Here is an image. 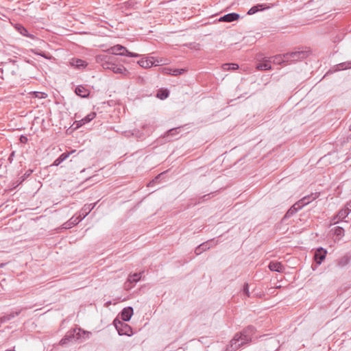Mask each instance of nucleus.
Segmentation results:
<instances>
[{"label": "nucleus", "instance_id": "nucleus-1", "mask_svg": "<svg viewBox=\"0 0 351 351\" xmlns=\"http://www.w3.org/2000/svg\"><path fill=\"white\" fill-rule=\"evenodd\" d=\"M256 328L250 325L245 327L241 332L236 333L231 340L228 350L234 351L241 346L248 343L252 341V337L256 333Z\"/></svg>", "mask_w": 351, "mask_h": 351}, {"label": "nucleus", "instance_id": "nucleus-2", "mask_svg": "<svg viewBox=\"0 0 351 351\" xmlns=\"http://www.w3.org/2000/svg\"><path fill=\"white\" fill-rule=\"evenodd\" d=\"M107 52L108 53V54H110V55L126 56L128 57H134V58L139 56V55L138 53L129 51L126 47H125L121 45H114V46L109 48L107 50Z\"/></svg>", "mask_w": 351, "mask_h": 351}, {"label": "nucleus", "instance_id": "nucleus-3", "mask_svg": "<svg viewBox=\"0 0 351 351\" xmlns=\"http://www.w3.org/2000/svg\"><path fill=\"white\" fill-rule=\"evenodd\" d=\"M113 324L119 335L131 336L133 334L132 327L125 322L115 319Z\"/></svg>", "mask_w": 351, "mask_h": 351}, {"label": "nucleus", "instance_id": "nucleus-4", "mask_svg": "<svg viewBox=\"0 0 351 351\" xmlns=\"http://www.w3.org/2000/svg\"><path fill=\"white\" fill-rule=\"evenodd\" d=\"M326 254L327 250L323 247H319L314 252L313 261L315 264L313 263L311 265L313 270H315L317 266L321 265L323 261L326 258Z\"/></svg>", "mask_w": 351, "mask_h": 351}, {"label": "nucleus", "instance_id": "nucleus-5", "mask_svg": "<svg viewBox=\"0 0 351 351\" xmlns=\"http://www.w3.org/2000/svg\"><path fill=\"white\" fill-rule=\"evenodd\" d=\"M287 57L288 62H295L307 58V51L304 50H298L287 53Z\"/></svg>", "mask_w": 351, "mask_h": 351}, {"label": "nucleus", "instance_id": "nucleus-6", "mask_svg": "<svg viewBox=\"0 0 351 351\" xmlns=\"http://www.w3.org/2000/svg\"><path fill=\"white\" fill-rule=\"evenodd\" d=\"M117 59L115 57L107 55V54H100L96 56V61L97 63L101 64V66L104 69H107L109 68V65H110L112 60Z\"/></svg>", "mask_w": 351, "mask_h": 351}, {"label": "nucleus", "instance_id": "nucleus-7", "mask_svg": "<svg viewBox=\"0 0 351 351\" xmlns=\"http://www.w3.org/2000/svg\"><path fill=\"white\" fill-rule=\"evenodd\" d=\"M306 199V197H304L302 199L294 204L286 213L283 219L291 217L298 210L301 209L304 206L307 204Z\"/></svg>", "mask_w": 351, "mask_h": 351}, {"label": "nucleus", "instance_id": "nucleus-8", "mask_svg": "<svg viewBox=\"0 0 351 351\" xmlns=\"http://www.w3.org/2000/svg\"><path fill=\"white\" fill-rule=\"evenodd\" d=\"M107 69L113 71L114 73L122 74L125 76L130 73L123 65L116 64V59L112 60V62H111L110 65H109V68Z\"/></svg>", "mask_w": 351, "mask_h": 351}, {"label": "nucleus", "instance_id": "nucleus-9", "mask_svg": "<svg viewBox=\"0 0 351 351\" xmlns=\"http://www.w3.org/2000/svg\"><path fill=\"white\" fill-rule=\"evenodd\" d=\"M77 329H71L69 330L65 336L60 340V344L61 346L67 345L69 342L75 341Z\"/></svg>", "mask_w": 351, "mask_h": 351}, {"label": "nucleus", "instance_id": "nucleus-10", "mask_svg": "<svg viewBox=\"0 0 351 351\" xmlns=\"http://www.w3.org/2000/svg\"><path fill=\"white\" fill-rule=\"evenodd\" d=\"M240 15L235 12L229 13L221 16L219 19V22L230 23L237 21L239 19Z\"/></svg>", "mask_w": 351, "mask_h": 351}, {"label": "nucleus", "instance_id": "nucleus-11", "mask_svg": "<svg viewBox=\"0 0 351 351\" xmlns=\"http://www.w3.org/2000/svg\"><path fill=\"white\" fill-rule=\"evenodd\" d=\"M90 93V90L83 85H79L75 88V93L82 98H88Z\"/></svg>", "mask_w": 351, "mask_h": 351}, {"label": "nucleus", "instance_id": "nucleus-12", "mask_svg": "<svg viewBox=\"0 0 351 351\" xmlns=\"http://www.w3.org/2000/svg\"><path fill=\"white\" fill-rule=\"evenodd\" d=\"M133 315V308L131 306L124 308L121 312V318L123 322H128L130 320Z\"/></svg>", "mask_w": 351, "mask_h": 351}, {"label": "nucleus", "instance_id": "nucleus-13", "mask_svg": "<svg viewBox=\"0 0 351 351\" xmlns=\"http://www.w3.org/2000/svg\"><path fill=\"white\" fill-rule=\"evenodd\" d=\"M75 329H77L76 337H75V341H79L80 342H82L84 340L89 338L90 332L82 330L80 328H75Z\"/></svg>", "mask_w": 351, "mask_h": 351}, {"label": "nucleus", "instance_id": "nucleus-14", "mask_svg": "<svg viewBox=\"0 0 351 351\" xmlns=\"http://www.w3.org/2000/svg\"><path fill=\"white\" fill-rule=\"evenodd\" d=\"M96 117V113L93 112L86 115L84 118L82 119L80 121H75V123L76 124V128H80L86 123H89L90 121H92L93 119H95Z\"/></svg>", "mask_w": 351, "mask_h": 351}, {"label": "nucleus", "instance_id": "nucleus-15", "mask_svg": "<svg viewBox=\"0 0 351 351\" xmlns=\"http://www.w3.org/2000/svg\"><path fill=\"white\" fill-rule=\"evenodd\" d=\"M71 65L78 69H84L87 66V63L79 58H72L70 62Z\"/></svg>", "mask_w": 351, "mask_h": 351}, {"label": "nucleus", "instance_id": "nucleus-16", "mask_svg": "<svg viewBox=\"0 0 351 351\" xmlns=\"http://www.w3.org/2000/svg\"><path fill=\"white\" fill-rule=\"evenodd\" d=\"M97 203L85 204L82 208L80 217L83 219H84L90 211L95 208Z\"/></svg>", "mask_w": 351, "mask_h": 351}, {"label": "nucleus", "instance_id": "nucleus-17", "mask_svg": "<svg viewBox=\"0 0 351 351\" xmlns=\"http://www.w3.org/2000/svg\"><path fill=\"white\" fill-rule=\"evenodd\" d=\"M268 267L272 271L283 272L285 270L284 266L280 262L271 261L269 263Z\"/></svg>", "mask_w": 351, "mask_h": 351}, {"label": "nucleus", "instance_id": "nucleus-18", "mask_svg": "<svg viewBox=\"0 0 351 351\" xmlns=\"http://www.w3.org/2000/svg\"><path fill=\"white\" fill-rule=\"evenodd\" d=\"M270 59H271L272 62L276 64H281L282 63L284 62H288L287 53L284 54L276 55L275 56L270 58Z\"/></svg>", "mask_w": 351, "mask_h": 351}, {"label": "nucleus", "instance_id": "nucleus-19", "mask_svg": "<svg viewBox=\"0 0 351 351\" xmlns=\"http://www.w3.org/2000/svg\"><path fill=\"white\" fill-rule=\"evenodd\" d=\"M349 213L350 211L346 208L345 209H341L332 219L334 221V223H337L339 221L346 218Z\"/></svg>", "mask_w": 351, "mask_h": 351}, {"label": "nucleus", "instance_id": "nucleus-20", "mask_svg": "<svg viewBox=\"0 0 351 351\" xmlns=\"http://www.w3.org/2000/svg\"><path fill=\"white\" fill-rule=\"evenodd\" d=\"M210 248V241H208L206 242L202 243L199 245L195 250V253L196 255L201 254L203 252L206 251Z\"/></svg>", "mask_w": 351, "mask_h": 351}, {"label": "nucleus", "instance_id": "nucleus-21", "mask_svg": "<svg viewBox=\"0 0 351 351\" xmlns=\"http://www.w3.org/2000/svg\"><path fill=\"white\" fill-rule=\"evenodd\" d=\"M21 310H18L16 311H12L10 313L3 315V317H1V323H4L7 321L13 319L14 317L18 316L21 313Z\"/></svg>", "mask_w": 351, "mask_h": 351}, {"label": "nucleus", "instance_id": "nucleus-22", "mask_svg": "<svg viewBox=\"0 0 351 351\" xmlns=\"http://www.w3.org/2000/svg\"><path fill=\"white\" fill-rule=\"evenodd\" d=\"M271 60H265L262 62H259L256 64V69L261 71L270 70L271 69Z\"/></svg>", "mask_w": 351, "mask_h": 351}, {"label": "nucleus", "instance_id": "nucleus-23", "mask_svg": "<svg viewBox=\"0 0 351 351\" xmlns=\"http://www.w3.org/2000/svg\"><path fill=\"white\" fill-rule=\"evenodd\" d=\"M143 272L140 273H134L133 274H130L128 277L130 282H131L132 284L135 285L136 282H138L141 279V276Z\"/></svg>", "mask_w": 351, "mask_h": 351}, {"label": "nucleus", "instance_id": "nucleus-24", "mask_svg": "<svg viewBox=\"0 0 351 351\" xmlns=\"http://www.w3.org/2000/svg\"><path fill=\"white\" fill-rule=\"evenodd\" d=\"M138 64L143 68H149L152 66L154 64L153 62L150 59L147 58H142L139 61H138Z\"/></svg>", "mask_w": 351, "mask_h": 351}, {"label": "nucleus", "instance_id": "nucleus-25", "mask_svg": "<svg viewBox=\"0 0 351 351\" xmlns=\"http://www.w3.org/2000/svg\"><path fill=\"white\" fill-rule=\"evenodd\" d=\"M70 155V152H64L58 158L55 160L53 162V165L58 166L60 165L63 161H64Z\"/></svg>", "mask_w": 351, "mask_h": 351}, {"label": "nucleus", "instance_id": "nucleus-26", "mask_svg": "<svg viewBox=\"0 0 351 351\" xmlns=\"http://www.w3.org/2000/svg\"><path fill=\"white\" fill-rule=\"evenodd\" d=\"M165 172H162L156 176L152 180H151L148 184V187L154 186L156 183H159L160 180L164 177Z\"/></svg>", "mask_w": 351, "mask_h": 351}, {"label": "nucleus", "instance_id": "nucleus-27", "mask_svg": "<svg viewBox=\"0 0 351 351\" xmlns=\"http://www.w3.org/2000/svg\"><path fill=\"white\" fill-rule=\"evenodd\" d=\"M169 92L167 89H159L157 92L156 97L160 99H165L168 97Z\"/></svg>", "mask_w": 351, "mask_h": 351}, {"label": "nucleus", "instance_id": "nucleus-28", "mask_svg": "<svg viewBox=\"0 0 351 351\" xmlns=\"http://www.w3.org/2000/svg\"><path fill=\"white\" fill-rule=\"evenodd\" d=\"M263 6L264 5L263 4H257L253 7H252L247 12V14H250V15H252V14H254L255 13H256L257 12L260 11V10H263Z\"/></svg>", "mask_w": 351, "mask_h": 351}, {"label": "nucleus", "instance_id": "nucleus-29", "mask_svg": "<svg viewBox=\"0 0 351 351\" xmlns=\"http://www.w3.org/2000/svg\"><path fill=\"white\" fill-rule=\"evenodd\" d=\"M223 70L235 71L239 69V65L236 63H226L222 65Z\"/></svg>", "mask_w": 351, "mask_h": 351}, {"label": "nucleus", "instance_id": "nucleus-30", "mask_svg": "<svg viewBox=\"0 0 351 351\" xmlns=\"http://www.w3.org/2000/svg\"><path fill=\"white\" fill-rule=\"evenodd\" d=\"M334 234L339 237V240L344 235V229L342 227L337 226L334 229Z\"/></svg>", "mask_w": 351, "mask_h": 351}, {"label": "nucleus", "instance_id": "nucleus-31", "mask_svg": "<svg viewBox=\"0 0 351 351\" xmlns=\"http://www.w3.org/2000/svg\"><path fill=\"white\" fill-rule=\"evenodd\" d=\"M171 71L172 72V73H171V74L172 75L178 76V75L183 74L186 71V69H171Z\"/></svg>", "mask_w": 351, "mask_h": 351}, {"label": "nucleus", "instance_id": "nucleus-32", "mask_svg": "<svg viewBox=\"0 0 351 351\" xmlns=\"http://www.w3.org/2000/svg\"><path fill=\"white\" fill-rule=\"evenodd\" d=\"M242 291H243V293L250 298V291H249V285L248 283L245 282L244 285H243V289H242Z\"/></svg>", "mask_w": 351, "mask_h": 351}, {"label": "nucleus", "instance_id": "nucleus-33", "mask_svg": "<svg viewBox=\"0 0 351 351\" xmlns=\"http://www.w3.org/2000/svg\"><path fill=\"white\" fill-rule=\"evenodd\" d=\"M178 130H180V128H175L170 129L167 132V137H168L169 136H175L176 134H177L178 133Z\"/></svg>", "mask_w": 351, "mask_h": 351}, {"label": "nucleus", "instance_id": "nucleus-34", "mask_svg": "<svg viewBox=\"0 0 351 351\" xmlns=\"http://www.w3.org/2000/svg\"><path fill=\"white\" fill-rule=\"evenodd\" d=\"M34 51V53L35 54L40 56L43 57L45 59L50 60L51 58V56L45 53V52H43L42 51Z\"/></svg>", "mask_w": 351, "mask_h": 351}, {"label": "nucleus", "instance_id": "nucleus-35", "mask_svg": "<svg viewBox=\"0 0 351 351\" xmlns=\"http://www.w3.org/2000/svg\"><path fill=\"white\" fill-rule=\"evenodd\" d=\"M82 220V219L79 216L76 218H74V217H72L69 219V222L72 225H76L79 222H80Z\"/></svg>", "mask_w": 351, "mask_h": 351}, {"label": "nucleus", "instance_id": "nucleus-36", "mask_svg": "<svg viewBox=\"0 0 351 351\" xmlns=\"http://www.w3.org/2000/svg\"><path fill=\"white\" fill-rule=\"evenodd\" d=\"M134 286L131 282L129 281L128 278L126 282L124 283V288L125 290H130Z\"/></svg>", "mask_w": 351, "mask_h": 351}, {"label": "nucleus", "instance_id": "nucleus-37", "mask_svg": "<svg viewBox=\"0 0 351 351\" xmlns=\"http://www.w3.org/2000/svg\"><path fill=\"white\" fill-rule=\"evenodd\" d=\"M18 29L22 35L29 36L27 34L28 31L24 27L21 26Z\"/></svg>", "mask_w": 351, "mask_h": 351}, {"label": "nucleus", "instance_id": "nucleus-38", "mask_svg": "<svg viewBox=\"0 0 351 351\" xmlns=\"http://www.w3.org/2000/svg\"><path fill=\"white\" fill-rule=\"evenodd\" d=\"M34 94L36 97L39 98H45L47 96L46 93L42 92H34Z\"/></svg>", "mask_w": 351, "mask_h": 351}, {"label": "nucleus", "instance_id": "nucleus-39", "mask_svg": "<svg viewBox=\"0 0 351 351\" xmlns=\"http://www.w3.org/2000/svg\"><path fill=\"white\" fill-rule=\"evenodd\" d=\"M348 64H347L346 62L341 63V64H338V66L339 67V69H342V70L346 69L350 67V66H348Z\"/></svg>", "mask_w": 351, "mask_h": 351}, {"label": "nucleus", "instance_id": "nucleus-40", "mask_svg": "<svg viewBox=\"0 0 351 351\" xmlns=\"http://www.w3.org/2000/svg\"><path fill=\"white\" fill-rule=\"evenodd\" d=\"M19 141L21 143L25 144L27 143L28 138L25 136L21 135L19 138Z\"/></svg>", "mask_w": 351, "mask_h": 351}, {"label": "nucleus", "instance_id": "nucleus-41", "mask_svg": "<svg viewBox=\"0 0 351 351\" xmlns=\"http://www.w3.org/2000/svg\"><path fill=\"white\" fill-rule=\"evenodd\" d=\"M32 170H31V169H29L28 171H27L26 173L23 176L22 181L25 180V179L26 178L32 174Z\"/></svg>", "mask_w": 351, "mask_h": 351}, {"label": "nucleus", "instance_id": "nucleus-42", "mask_svg": "<svg viewBox=\"0 0 351 351\" xmlns=\"http://www.w3.org/2000/svg\"><path fill=\"white\" fill-rule=\"evenodd\" d=\"M212 193H209V194H206V195H204V196H202L200 199H202V201H204L205 199H208L210 198V195Z\"/></svg>", "mask_w": 351, "mask_h": 351}, {"label": "nucleus", "instance_id": "nucleus-43", "mask_svg": "<svg viewBox=\"0 0 351 351\" xmlns=\"http://www.w3.org/2000/svg\"><path fill=\"white\" fill-rule=\"evenodd\" d=\"M346 208L350 212L351 211V200L346 204Z\"/></svg>", "mask_w": 351, "mask_h": 351}, {"label": "nucleus", "instance_id": "nucleus-44", "mask_svg": "<svg viewBox=\"0 0 351 351\" xmlns=\"http://www.w3.org/2000/svg\"><path fill=\"white\" fill-rule=\"evenodd\" d=\"M308 204H309L310 201L315 199L316 198V197H313V194H312L311 195H308Z\"/></svg>", "mask_w": 351, "mask_h": 351}, {"label": "nucleus", "instance_id": "nucleus-45", "mask_svg": "<svg viewBox=\"0 0 351 351\" xmlns=\"http://www.w3.org/2000/svg\"><path fill=\"white\" fill-rule=\"evenodd\" d=\"M14 153L12 152L10 155V157H9V160H11L12 158H13V156H14Z\"/></svg>", "mask_w": 351, "mask_h": 351}, {"label": "nucleus", "instance_id": "nucleus-46", "mask_svg": "<svg viewBox=\"0 0 351 351\" xmlns=\"http://www.w3.org/2000/svg\"><path fill=\"white\" fill-rule=\"evenodd\" d=\"M4 265H5L4 263L0 264V268L3 267L4 266Z\"/></svg>", "mask_w": 351, "mask_h": 351}, {"label": "nucleus", "instance_id": "nucleus-47", "mask_svg": "<svg viewBox=\"0 0 351 351\" xmlns=\"http://www.w3.org/2000/svg\"><path fill=\"white\" fill-rule=\"evenodd\" d=\"M350 130H351V124L350 125Z\"/></svg>", "mask_w": 351, "mask_h": 351}]
</instances>
